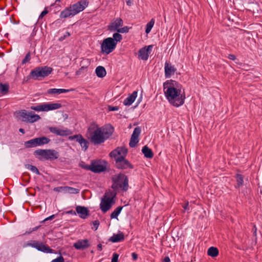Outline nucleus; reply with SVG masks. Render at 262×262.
<instances>
[{"label": "nucleus", "instance_id": "nucleus-1", "mask_svg": "<svg viewBox=\"0 0 262 262\" xmlns=\"http://www.w3.org/2000/svg\"><path fill=\"white\" fill-rule=\"evenodd\" d=\"M182 89L167 88L164 91L165 96L168 102L175 107H179L184 103L185 94L184 91L182 92Z\"/></svg>", "mask_w": 262, "mask_h": 262}, {"label": "nucleus", "instance_id": "nucleus-2", "mask_svg": "<svg viewBox=\"0 0 262 262\" xmlns=\"http://www.w3.org/2000/svg\"><path fill=\"white\" fill-rule=\"evenodd\" d=\"M88 4L89 1H77V3L70 5L61 11L59 17L61 19L72 17L84 10Z\"/></svg>", "mask_w": 262, "mask_h": 262}, {"label": "nucleus", "instance_id": "nucleus-3", "mask_svg": "<svg viewBox=\"0 0 262 262\" xmlns=\"http://www.w3.org/2000/svg\"><path fill=\"white\" fill-rule=\"evenodd\" d=\"M52 68L48 66L37 67L31 70L30 74L25 78L24 80L27 81L30 79L35 80H41L49 76L53 71Z\"/></svg>", "mask_w": 262, "mask_h": 262}, {"label": "nucleus", "instance_id": "nucleus-4", "mask_svg": "<svg viewBox=\"0 0 262 262\" xmlns=\"http://www.w3.org/2000/svg\"><path fill=\"white\" fill-rule=\"evenodd\" d=\"M113 184L112 188L114 190L121 188L124 191H126L128 189V179L125 174L120 172L118 174L113 176L112 178Z\"/></svg>", "mask_w": 262, "mask_h": 262}, {"label": "nucleus", "instance_id": "nucleus-5", "mask_svg": "<svg viewBox=\"0 0 262 262\" xmlns=\"http://www.w3.org/2000/svg\"><path fill=\"white\" fill-rule=\"evenodd\" d=\"M29 246L34 248L38 251L45 253H57V252H55L53 249H51L49 246L44 244L42 242L40 241L30 240L25 242L23 245V248H26Z\"/></svg>", "mask_w": 262, "mask_h": 262}, {"label": "nucleus", "instance_id": "nucleus-6", "mask_svg": "<svg viewBox=\"0 0 262 262\" xmlns=\"http://www.w3.org/2000/svg\"><path fill=\"white\" fill-rule=\"evenodd\" d=\"M110 194L111 196H107L106 193H105L101 200L100 208L101 211L104 213L108 211L112 206L115 203L114 198L116 196V192L111 191L110 192Z\"/></svg>", "mask_w": 262, "mask_h": 262}, {"label": "nucleus", "instance_id": "nucleus-7", "mask_svg": "<svg viewBox=\"0 0 262 262\" xmlns=\"http://www.w3.org/2000/svg\"><path fill=\"white\" fill-rule=\"evenodd\" d=\"M90 140L94 145H100L105 141V138L103 136L102 132L98 126L90 133Z\"/></svg>", "mask_w": 262, "mask_h": 262}, {"label": "nucleus", "instance_id": "nucleus-8", "mask_svg": "<svg viewBox=\"0 0 262 262\" xmlns=\"http://www.w3.org/2000/svg\"><path fill=\"white\" fill-rule=\"evenodd\" d=\"M116 45L112 37H107L103 39L101 45V52L108 54L115 49Z\"/></svg>", "mask_w": 262, "mask_h": 262}, {"label": "nucleus", "instance_id": "nucleus-9", "mask_svg": "<svg viewBox=\"0 0 262 262\" xmlns=\"http://www.w3.org/2000/svg\"><path fill=\"white\" fill-rule=\"evenodd\" d=\"M107 162L105 160H93L91 161V171L94 173H101L106 169Z\"/></svg>", "mask_w": 262, "mask_h": 262}, {"label": "nucleus", "instance_id": "nucleus-10", "mask_svg": "<svg viewBox=\"0 0 262 262\" xmlns=\"http://www.w3.org/2000/svg\"><path fill=\"white\" fill-rule=\"evenodd\" d=\"M115 166L117 169L121 170L132 169L134 168V165L123 157H119L116 159Z\"/></svg>", "mask_w": 262, "mask_h": 262}, {"label": "nucleus", "instance_id": "nucleus-11", "mask_svg": "<svg viewBox=\"0 0 262 262\" xmlns=\"http://www.w3.org/2000/svg\"><path fill=\"white\" fill-rule=\"evenodd\" d=\"M68 139L70 141L76 140L84 151H86L89 147V142L81 134L69 136Z\"/></svg>", "mask_w": 262, "mask_h": 262}, {"label": "nucleus", "instance_id": "nucleus-12", "mask_svg": "<svg viewBox=\"0 0 262 262\" xmlns=\"http://www.w3.org/2000/svg\"><path fill=\"white\" fill-rule=\"evenodd\" d=\"M154 45H151L145 46L140 49L138 52L139 57L143 60H147L148 58L149 55L151 52V50Z\"/></svg>", "mask_w": 262, "mask_h": 262}, {"label": "nucleus", "instance_id": "nucleus-13", "mask_svg": "<svg viewBox=\"0 0 262 262\" xmlns=\"http://www.w3.org/2000/svg\"><path fill=\"white\" fill-rule=\"evenodd\" d=\"M123 21L120 18H117L114 21L111 22L107 26V30L113 32L120 29V27L123 26Z\"/></svg>", "mask_w": 262, "mask_h": 262}, {"label": "nucleus", "instance_id": "nucleus-14", "mask_svg": "<svg viewBox=\"0 0 262 262\" xmlns=\"http://www.w3.org/2000/svg\"><path fill=\"white\" fill-rule=\"evenodd\" d=\"M100 128L103 136L105 138V140L108 139L114 132V127L111 124H107L102 127H98Z\"/></svg>", "mask_w": 262, "mask_h": 262}, {"label": "nucleus", "instance_id": "nucleus-15", "mask_svg": "<svg viewBox=\"0 0 262 262\" xmlns=\"http://www.w3.org/2000/svg\"><path fill=\"white\" fill-rule=\"evenodd\" d=\"M177 71L176 68L171 65L170 62L166 61L164 64L165 77L166 78H169L174 75Z\"/></svg>", "mask_w": 262, "mask_h": 262}, {"label": "nucleus", "instance_id": "nucleus-16", "mask_svg": "<svg viewBox=\"0 0 262 262\" xmlns=\"http://www.w3.org/2000/svg\"><path fill=\"white\" fill-rule=\"evenodd\" d=\"M49 130L52 133L55 134L60 136H67L72 134V132L69 129L62 130L56 127H49Z\"/></svg>", "mask_w": 262, "mask_h": 262}, {"label": "nucleus", "instance_id": "nucleus-17", "mask_svg": "<svg viewBox=\"0 0 262 262\" xmlns=\"http://www.w3.org/2000/svg\"><path fill=\"white\" fill-rule=\"evenodd\" d=\"M90 246L88 239H80L75 243L73 247L77 250H83Z\"/></svg>", "mask_w": 262, "mask_h": 262}, {"label": "nucleus", "instance_id": "nucleus-18", "mask_svg": "<svg viewBox=\"0 0 262 262\" xmlns=\"http://www.w3.org/2000/svg\"><path fill=\"white\" fill-rule=\"evenodd\" d=\"M76 211L79 217L82 219H85L90 215L88 208L84 206H76Z\"/></svg>", "mask_w": 262, "mask_h": 262}, {"label": "nucleus", "instance_id": "nucleus-19", "mask_svg": "<svg viewBox=\"0 0 262 262\" xmlns=\"http://www.w3.org/2000/svg\"><path fill=\"white\" fill-rule=\"evenodd\" d=\"M167 88H172L174 89H182V85L178 81L170 79L167 80L163 83L164 90Z\"/></svg>", "mask_w": 262, "mask_h": 262}, {"label": "nucleus", "instance_id": "nucleus-20", "mask_svg": "<svg viewBox=\"0 0 262 262\" xmlns=\"http://www.w3.org/2000/svg\"><path fill=\"white\" fill-rule=\"evenodd\" d=\"M124 240V235L122 232L118 231L117 234H114L109 239L108 241L113 243H118Z\"/></svg>", "mask_w": 262, "mask_h": 262}, {"label": "nucleus", "instance_id": "nucleus-21", "mask_svg": "<svg viewBox=\"0 0 262 262\" xmlns=\"http://www.w3.org/2000/svg\"><path fill=\"white\" fill-rule=\"evenodd\" d=\"M137 91H134L131 94L125 99L123 101V104L126 106L130 105L135 100L137 96Z\"/></svg>", "mask_w": 262, "mask_h": 262}, {"label": "nucleus", "instance_id": "nucleus-22", "mask_svg": "<svg viewBox=\"0 0 262 262\" xmlns=\"http://www.w3.org/2000/svg\"><path fill=\"white\" fill-rule=\"evenodd\" d=\"M34 139L37 146L48 144L51 141V140L49 138L45 136H41Z\"/></svg>", "mask_w": 262, "mask_h": 262}, {"label": "nucleus", "instance_id": "nucleus-23", "mask_svg": "<svg viewBox=\"0 0 262 262\" xmlns=\"http://www.w3.org/2000/svg\"><path fill=\"white\" fill-rule=\"evenodd\" d=\"M72 91H73V89H50L48 90V93L49 94H60L61 93H68Z\"/></svg>", "mask_w": 262, "mask_h": 262}, {"label": "nucleus", "instance_id": "nucleus-24", "mask_svg": "<svg viewBox=\"0 0 262 262\" xmlns=\"http://www.w3.org/2000/svg\"><path fill=\"white\" fill-rule=\"evenodd\" d=\"M142 152L146 158L151 159L154 157V153L152 150L147 145L143 146L142 149Z\"/></svg>", "mask_w": 262, "mask_h": 262}, {"label": "nucleus", "instance_id": "nucleus-25", "mask_svg": "<svg viewBox=\"0 0 262 262\" xmlns=\"http://www.w3.org/2000/svg\"><path fill=\"white\" fill-rule=\"evenodd\" d=\"M40 118V117L38 115L35 114L33 112L31 111L29 112V117L27 122L32 123L38 121Z\"/></svg>", "mask_w": 262, "mask_h": 262}, {"label": "nucleus", "instance_id": "nucleus-26", "mask_svg": "<svg viewBox=\"0 0 262 262\" xmlns=\"http://www.w3.org/2000/svg\"><path fill=\"white\" fill-rule=\"evenodd\" d=\"M46 151L45 149H39L34 151V155L38 160L43 161L45 158V155Z\"/></svg>", "mask_w": 262, "mask_h": 262}, {"label": "nucleus", "instance_id": "nucleus-27", "mask_svg": "<svg viewBox=\"0 0 262 262\" xmlns=\"http://www.w3.org/2000/svg\"><path fill=\"white\" fill-rule=\"evenodd\" d=\"M95 73L97 77L103 78L105 76L106 72L105 68L102 66H98L96 68Z\"/></svg>", "mask_w": 262, "mask_h": 262}, {"label": "nucleus", "instance_id": "nucleus-28", "mask_svg": "<svg viewBox=\"0 0 262 262\" xmlns=\"http://www.w3.org/2000/svg\"><path fill=\"white\" fill-rule=\"evenodd\" d=\"M219 254V251L216 247H210L207 250V254L214 258L218 256Z\"/></svg>", "mask_w": 262, "mask_h": 262}, {"label": "nucleus", "instance_id": "nucleus-29", "mask_svg": "<svg viewBox=\"0 0 262 262\" xmlns=\"http://www.w3.org/2000/svg\"><path fill=\"white\" fill-rule=\"evenodd\" d=\"M9 90V85L8 83H3L0 82V93L5 95L8 93Z\"/></svg>", "mask_w": 262, "mask_h": 262}, {"label": "nucleus", "instance_id": "nucleus-30", "mask_svg": "<svg viewBox=\"0 0 262 262\" xmlns=\"http://www.w3.org/2000/svg\"><path fill=\"white\" fill-rule=\"evenodd\" d=\"M236 179V185H235L236 188H238L242 186L244 184V177L241 174H236L235 176Z\"/></svg>", "mask_w": 262, "mask_h": 262}, {"label": "nucleus", "instance_id": "nucleus-31", "mask_svg": "<svg viewBox=\"0 0 262 262\" xmlns=\"http://www.w3.org/2000/svg\"><path fill=\"white\" fill-rule=\"evenodd\" d=\"M49 157L50 160H53L57 159L59 157V153L54 149H49Z\"/></svg>", "mask_w": 262, "mask_h": 262}, {"label": "nucleus", "instance_id": "nucleus-32", "mask_svg": "<svg viewBox=\"0 0 262 262\" xmlns=\"http://www.w3.org/2000/svg\"><path fill=\"white\" fill-rule=\"evenodd\" d=\"M123 206H118L117 207L115 210L111 213L110 217L112 219H117L118 216L120 213L122 208Z\"/></svg>", "mask_w": 262, "mask_h": 262}, {"label": "nucleus", "instance_id": "nucleus-33", "mask_svg": "<svg viewBox=\"0 0 262 262\" xmlns=\"http://www.w3.org/2000/svg\"><path fill=\"white\" fill-rule=\"evenodd\" d=\"M24 146L26 148H30L36 147V142H34V139H31L24 142Z\"/></svg>", "mask_w": 262, "mask_h": 262}, {"label": "nucleus", "instance_id": "nucleus-34", "mask_svg": "<svg viewBox=\"0 0 262 262\" xmlns=\"http://www.w3.org/2000/svg\"><path fill=\"white\" fill-rule=\"evenodd\" d=\"M155 24V19L151 18L150 20L146 24L145 28V33L148 34L151 31L152 28Z\"/></svg>", "mask_w": 262, "mask_h": 262}, {"label": "nucleus", "instance_id": "nucleus-35", "mask_svg": "<svg viewBox=\"0 0 262 262\" xmlns=\"http://www.w3.org/2000/svg\"><path fill=\"white\" fill-rule=\"evenodd\" d=\"M120 33L117 32L114 33L113 37H112V39L114 40L116 45L118 42L121 41L122 39V36Z\"/></svg>", "mask_w": 262, "mask_h": 262}, {"label": "nucleus", "instance_id": "nucleus-36", "mask_svg": "<svg viewBox=\"0 0 262 262\" xmlns=\"http://www.w3.org/2000/svg\"><path fill=\"white\" fill-rule=\"evenodd\" d=\"M49 111L52 110H55L60 108L62 105L61 103H48Z\"/></svg>", "mask_w": 262, "mask_h": 262}, {"label": "nucleus", "instance_id": "nucleus-37", "mask_svg": "<svg viewBox=\"0 0 262 262\" xmlns=\"http://www.w3.org/2000/svg\"><path fill=\"white\" fill-rule=\"evenodd\" d=\"M25 167L27 169L30 170L33 172H34V173H35L36 174H37L38 175H40L41 174V173L39 171V170L37 169V168L36 166H34V165H31V164H26L25 165Z\"/></svg>", "mask_w": 262, "mask_h": 262}, {"label": "nucleus", "instance_id": "nucleus-38", "mask_svg": "<svg viewBox=\"0 0 262 262\" xmlns=\"http://www.w3.org/2000/svg\"><path fill=\"white\" fill-rule=\"evenodd\" d=\"M64 189H66L65 191L68 192L72 194H77L79 192L80 190L79 189L75 188L73 187H71L69 186L64 187Z\"/></svg>", "mask_w": 262, "mask_h": 262}, {"label": "nucleus", "instance_id": "nucleus-39", "mask_svg": "<svg viewBox=\"0 0 262 262\" xmlns=\"http://www.w3.org/2000/svg\"><path fill=\"white\" fill-rule=\"evenodd\" d=\"M117 149L118 151L120 152V157H123L124 158H125L128 152V149L125 147L123 146L118 147Z\"/></svg>", "mask_w": 262, "mask_h": 262}, {"label": "nucleus", "instance_id": "nucleus-40", "mask_svg": "<svg viewBox=\"0 0 262 262\" xmlns=\"http://www.w3.org/2000/svg\"><path fill=\"white\" fill-rule=\"evenodd\" d=\"M139 142L138 138L131 136L129 145L130 147H135Z\"/></svg>", "mask_w": 262, "mask_h": 262}, {"label": "nucleus", "instance_id": "nucleus-41", "mask_svg": "<svg viewBox=\"0 0 262 262\" xmlns=\"http://www.w3.org/2000/svg\"><path fill=\"white\" fill-rule=\"evenodd\" d=\"M110 156L112 158H114L115 161L116 162V159L120 157V152L118 151L117 147L112 150L109 154Z\"/></svg>", "mask_w": 262, "mask_h": 262}, {"label": "nucleus", "instance_id": "nucleus-42", "mask_svg": "<svg viewBox=\"0 0 262 262\" xmlns=\"http://www.w3.org/2000/svg\"><path fill=\"white\" fill-rule=\"evenodd\" d=\"M141 129L140 127L137 126L134 128L133 133L132 135V136L139 138V136L141 133Z\"/></svg>", "mask_w": 262, "mask_h": 262}, {"label": "nucleus", "instance_id": "nucleus-43", "mask_svg": "<svg viewBox=\"0 0 262 262\" xmlns=\"http://www.w3.org/2000/svg\"><path fill=\"white\" fill-rule=\"evenodd\" d=\"M20 116L23 118V119H23V121H25V122H27V120L28 119V117H29V113H27L26 111L25 110H23L20 113Z\"/></svg>", "mask_w": 262, "mask_h": 262}, {"label": "nucleus", "instance_id": "nucleus-44", "mask_svg": "<svg viewBox=\"0 0 262 262\" xmlns=\"http://www.w3.org/2000/svg\"><path fill=\"white\" fill-rule=\"evenodd\" d=\"M131 27H129L128 26H125L122 28H120V29L117 30V32L120 33H128L129 31V30L131 29Z\"/></svg>", "mask_w": 262, "mask_h": 262}, {"label": "nucleus", "instance_id": "nucleus-45", "mask_svg": "<svg viewBox=\"0 0 262 262\" xmlns=\"http://www.w3.org/2000/svg\"><path fill=\"white\" fill-rule=\"evenodd\" d=\"M31 59V52H29L25 56L24 59L22 60L21 64H24L29 62Z\"/></svg>", "mask_w": 262, "mask_h": 262}, {"label": "nucleus", "instance_id": "nucleus-46", "mask_svg": "<svg viewBox=\"0 0 262 262\" xmlns=\"http://www.w3.org/2000/svg\"><path fill=\"white\" fill-rule=\"evenodd\" d=\"M79 166L81 168H82L85 170L91 171V169H92L91 164L90 165H89L85 164L84 162H82L81 163H80L79 164Z\"/></svg>", "mask_w": 262, "mask_h": 262}, {"label": "nucleus", "instance_id": "nucleus-47", "mask_svg": "<svg viewBox=\"0 0 262 262\" xmlns=\"http://www.w3.org/2000/svg\"><path fill=\"white\" fill-rule=\"evenodd\" d=\"M59 254H60V256L57 257L56 258L53 259L51 262H64V259L61 256L60 252H59Z\"/></svg>", "mask_w": 262, "mask_h": 262}, {"label": "nucleus", "instance_id": "nucleus-48", "mask_svg": "<svg viewBox=\"0 0 262 262\" xmlns=\"http://www.w3.org/2000/svg\"><path fill=\"white\" fill-rule=\"evenodd\" d=\"M30 108L32 110L37 111V112H40L42 111V108H41V105L39 104L36 106H32L30 107Z\"/></svg>", "mask_w": 262, "mask_h": 262}, {"label": "nucleus", "instance_id": "nucleus-49", "mask_svg": "<svg viewBox=\"0 0 262 262\" xmlns=\"http://www.w3.org/2000/svg\"><path fill=\"white\" fill-rule=\"evenodd\" d=\"M92 224L94 226V227H92V229L94 230L95 231L96 230L100 224V222L98 220H95L93 222H92Z\"/></svg>", "mask_w": 262, "mask_h": 262}, {"label": "nucleus", "instance_id": "nucleus-50", "mask_svg": "<svg viewBox=\"0 0 262 262\" xmlns=\"http://www.w3.org/2000/svg\"><path fill=\"white\" fill-rule=\"evenodd\" d=\"M49 11L47 10V8L46 7L43 11H42L41 13L40 14L38 19H41L46 14L48 13Z\"/></svg>", "mask_w": 262, "mask_h": 262}, {"label": "nucleus", "instance_id": "nucleus-51", "mask_svg": "<svg viewBox=\"0 0 262 262\" xmlns=\"http://www.w3.org/2000/svg\"><path fill=\"white\" fill-rule=\"evenodd\" d=\"M119 254L117 253H114L112 258L111 262H118Z\"/></svg>", "mask_w": 262, "mask_h": 262}, {"label": "nucleus", "instance_id": "nucleus-52", "mask_svg": "<svg viewBox=\"0 0 262 262\" xmlns=\"http://www.w3.org/2000/svg\"><path fill=\"white\" fill-rule=\"evenodd\" d=\"M41 108H42V112L49 111L48 103H42V104H41Z\"/></svg>", "mask_w": 262, "mask_h": 262}, {"label": "nucleus", "instance_id": "nucleus-53", "mask_svg": "<svg viewBox=\"0 0 262 262\" xmlns=\"http://www.w3.org/2000/svg\"><path fill=\"white\" fill-rule=\"evenodd\" d=\"M71 34L69 32H66L65 34L62 36H61L59 38V40L62 41L66 37L70 36Z\"/></svg>", "mask_w": 262, "mask_h": 262}, {"label": "nucleus", "instance_id": "nucleus-54", "mask_svg": "<svg viewBox=\"0 0 262 262\" xmlns=\"http://www.w3.org/2000/svg\"><path fill=\"white\" fill-rule=\"evenodd\" d=\"M108 110L109 111H118L119 110V106H114L109 105L108 106Z\"/></svg>", "mask_w": 262, "mask_h": 262}, {"label": "nucleus", "instance_id": "nucleus-55", "mask_svg": "<svg viewBox=\"0 0 262 262\" xmlns=\"http://www.w3.org/2000/svg\"><path fill=\"white\" fill-rule=\"evenodd\" d=\"M39 227H40V226H36V227L32 228V229L28 231H26V233H25V234H29L33 231H36L37 230H38L39 229Z\"/></svg>", "mask_w": 262, "mask_h": 262}, {"label": "nucleus", "instance_id": "nucleus-56", "mask_svg": "<svg viewBox=\"0 0 262 262\" xmlns=\"http://www.w3.org/2000/svg\"><path fill=\"white\" fill-rule=\"evenodd\" d=\"M86 67H84V66H82L81 67L78 71H77L76 74V75H80L81 74V73L82 72V71L85 69H86Z\"/></svg>", "mask_w": 262, "mask_h": 262}, {"label": "nucleus", "instance_id": "nucleus-57", "mask_svg": "<svg viewBox=\"0 0 262 262\" xmlns=\"http://www.w3.org/2000/svg\"><path fill=\"white\" fill-rule=\"evenodd\" d=\"M55 214H53L47 218H46L43 221H42L41 222V223H43V222H45L48 220H52L53 219H54L55 218Z\"/></svg>", "mask_w": 262, "mask_h": 262}, {"label": "nucleus", "instance_id": "nucleus-58", "mask_svg": "<svg viewBox=\"0 0 262 262\" xmlns=\"http://www.w3.org/2000/svg\"><path fill=\"white\" fill-rule=\"evenodd\" d=\"M61 190L65 191L66 189H64V187H57L54 188V190L57 192H60Z\"/></svg>", "mask_w": 262, "mask_h": 262}, {"label": "nucleus", "instance_id": "nucleus-59", "mask_svg": "<svg viewBox=\"0 0 262 262\" xmlns=\"http://www.w3.org/2000/svg\"><path fill=\"white\" fill-rule=\"evenodd\" d=\"M132 256L133 260L134 261L136 260L138 257V254L135 252H133L132 253Z\"/></svg>", "mask_w": 262, "mask_h": 262}, {"label": "nucleus", "instance_id": "nucleus-60", "mask_svg": "<svg viewBox=\"0 0 262 262\" xmlns=\"http://www.w3.org/2000/svg\"><path fill=\"white\" fill-rule=\"evenodd\" d=\"M46 152V154L45 155V158H44V160H49V158H48L49 155V152L50 151H49V149H45Z\"/></svg>", "mask_w": 262, "mask_h": 262}, {"label": "nucleus", "instance_id": "nucleus-61", "mask_svg": "<svg viewBox=\"0 0 262 262\" xmlns=\"http://www.w3.org/2000/svg\"><path fill=\"white\" fill-rule=\"evenodd\" d=\"M228 58L229 59L232 60L233 61L235 60L236 59V56L234 54H231L228 55Z\"/></svg>", "mask_w": 262, "mask_h": 262}, {"label": "nucleus", "instance_id": "nucleus-62", "mask_svg": "<svg viewBox=\"0 0 262 262\" xmlns=\"http://www.w3.org/2000/svg\"><path fill=\"white\" fill-rule=\"evenodd\" d=\"M66 213L68 214H72V215H76V212L73 210L67 211L66 212Z\"/></svg>", "mask_w": 262, "mask_h": 262}, {"label": "nucleus", "instance_id": "nucleus-63", "mask_svg": "<svg viewBox=\"0 0 262 262\" xmlns=\"http://www.w3.org/2000/svg\"><path fill=\"white\" fill-rule=\"evenodd\" d=\"M183 208L186 211H188L189 210L188 202L185 204V205L183 206Z\"/></svg>", "mask_w": 262, "mask_h": 262}, {"label": "nucleus", "instance_id": "nucleus-64", "mask_svg": "<svg viewBox=\"0 0 262 262\" xmlns=\"http://www.w3.org/2000/svg\"><path fill=\"white\" fill-rule=\"evenodd\" d=\"M162 262H171L170 259L168 256H165L163 259Z\"/></svg>", "mask_w": 262, "mask_h": 262}]
</instances>
